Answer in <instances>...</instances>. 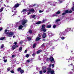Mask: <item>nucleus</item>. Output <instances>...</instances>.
<instances>
[{
	"instance_id": "f03ea898",
	"label": "nucleus",
	"mask_w": 74,
	"mask_h": 74,
	"mask_svg": "<svg viewBox=\"0 0 74 74\" xmlns=\"http://www.w3.org/2000/svg\"><path fill=\"white\" fill-rule=\"evenodd\" d=\"M47 74H49V73H51V74H55V73H54V71H51V69L50 68H47Z\"/></svg>"
},
{
	"instance_id": "f704fd0d",
	"label": "nucleus",
	"mask_w": 74,
	"mask_h": 74,
	"mask_svg": "<svg viewBox=\"0 0 74 74\" xmlns=\"http://www.w3.org/2000/svg\"><path fill=\"white\" fill-rule=\"evenodd\" d=\"M35 55H36V53H33L32 55V56H33L34 57V56H35Z\"/></svg>"
},
{
	"instance_id": "bf43d9fd",
	"label": "nucleus",
	"mask_w": 74,
	"mask_h": 74,
	"mask_svg": "<svg viewBox=\"0 0 74 74\" xmlns=\"http://www.w3.org/2000/svg\"><path fill=\"white\" fill-rule=\"evenodd\" d=\"M52 65L51 64H50L49 65V67H51V66Z\"/></svg>"
},
{
	"instance_id": "2eb2a0df",
	"label": "nucleus",
	"mask_w": 74,
	"mask_h": 74,
	"mask_svg": "<svg viewBox=\"0 0 74 74\" xmlns=\"http://www.w3.org/2000/svg\"><path fill=\"white\" fill-rule=\"evenodd\" d=\"M3 61H4V62L5 63H6V62H7V59H5V57H3Z\"/></svg>"
},
{
	"instance_id": "0eeeda50",
	"label": "nucleus",
	"mask_w": 74,
	"mask_h": 74,
	"mask_svg": "<svg viewBox=\"0 0 74 74\" xmlns=\"http://www.w3.org/2000/svg\"><path fill=\"white\" fill-rule=\"evenodd\" d=\"M50 60L51 61V62H53V63H55V61L54 60V59L52 57H51L50 58Z\"/></svg>"
},
{
	"instance_id": "e433bc0d",
	"label": "nucleus",
	"mask_w": 74,
	"mask_h": 74,
	"mask_svg": "<svg viewBox=\"0 0 74 74\" xmlns=\"http://www.w3.org/2000/svg\"><path fill=\"white\" fill-rule=\"evenodd\" d=\"M21 70V68H18V71H20V70Z\"/></svg>"
},
{
	"instance_id": "c03bdc74",
	"label": "nucleus",
	"mask_w": 74,
	"mask_h": 74,
	"mask_svg": "<svg viewBox=\"0 0 74 74\" xmlns=\"http://www.w3.org/2000/svg\"><path fill=\"white\" fill-rule=\"evenodd\" d=\"M15 56H16L15 55H13L12 56V58H14Z\"/></svg>"
},
{
	"instance_id": "f257e3e1",
	"label": "nucleus",
	"mask_w": 74,
	"mask_h": 74,
	"mask_svg": "<svg viewBox=\"0 0 74 74\" xmlns=\"http://www.w3.org/2000/svg\"><path fill=\"white\" fill-rule=\"evenodd\" d=\"M8 30L7 29H5V34H6L9 37H11L14 34V32H7Z\"/></svg>"
},
{
	"instance_id": "9d476101",
	"label": "nucleus",
	"mask_w": 74,
	"mask_h": 74,
	"mask_svg": "<svg viewBox=\"0 0 74 74\" xmlns=\"http://www.w3.org/2000/svg\"><path fill=\"white\" fill-rule=\"evenodd\" d=\"M41 32H43L44 33L47 31V29L45 28H41Z\"/></svg>"
},
{
	"instance_id": "a19ab883",
	"label": "nucleus",
	"mask_w": 74,
	"mask_h": 74,
	"mask_svg": "<svg viewBox=\"0 0 74 74\" xmlns=\"http://www.w3.org/2000/svg\"><path fill=\"white\" fill-rule=\"evenodd\" d=\"M29 33H32V31L31 30H29Z\"/></svg>"
},
{
	"instance_id": "ea45409f",
	"label": "nucleus",
	"mask_w": 74,
	"mask_h": 74,
	"mask_svg": "<svg viewBox=\"0 0 74 74\" xmlns=\"http://www.w3.org/2000/svg\"><path fill=\"white\" fill-rule=\"evenodd\" d=\"M16 10V8H12V12H14V10Z\"/></svg>"
},
{
	"instance_id": "bb28decb",
	"label": "nucleus",
	"mask_w": 74,
	"mask_h": 74,
	"mask_svg": "<svg viewBox=\"0 0 74 74\" xmlns=\"http://www.w3.org/2000/svg\"><path fill=\"white\" fill-rule=\"evenodd\" d=\"M57 16V14H54L51 16V17H53V16Z\"/></svg>"
},
{
	"instance_id": "cd10ccee",
	"label": "nucleus",
	"mask_w": 74,
	"mask_h": 74,
	"mask_svg": "<svg viewBox=\"0 0 74 74\" xmlns=\"http://www.w3.org/2000/svg\"><path fill=\"white\" fill-rule=\"evenodd\" d=\"M40 23H41V21H39L36 23V24H37V25H39L40 24Z\"/></svg>"
},
{
	"instance_id": "3c124183",
	"label": "nucleus",
	"mask_w": 74,
	"mask_h": 74,
	"mask_svg": "<svg viewBox=\"0 0 74 74\" xmlns=\"http://www.w3.org/2000/svg\"><path fill=\"white\" fill-rule=\"evenodd\" d=\"M6 3H10V2H9V1H6Z\"/></svg>"
},
{
	"instance_id": "6ab92c4d",
	"label": "nucleus",
	"mask_w": 74,
	"mask_h": 74,
	"mask_svg": "<svg viewBox=\"0 0 74 74\" xmlns=\"http://www.w3.org/2000/svg\"><path fill=\"white\" fill-rule=\"evenodd\" d=\"M60 21V19H57L55 20V22L56 23H58V22H59Z\"/></svg>"
},
{
	"instance_id": "0e129e2a",
	"label": "nucleus",
	"mask_w": 74,
	"mask_h": 74,
	"mask_svg": "<svg viewBox=\"0 0 74 74\" xmlns=\"http://www.w3.org/2000/svg\"><path fill=\"white\" fill-rule=\"evenodd\" d=\"M44 45H45V43H44V44H42V47H43V46H44Z\"/></svg>"
},
{
	"instance_id": "4d7b16f0",
	"label": "nucleus",
	"mask_w": 74,
	"mask_h": 74,
	"mask_svg": "<svg viewBox=\"0 0 74 74\" xmlns=\"http://www.w3.org/2000/svg\"><path fill=\"white\" fill-rule=\"evenodd\" d=\"M7 70H8V71H10V68H8Z\"/></svg>"
},
{
	"instance_id": "1a4fd4ad",
	"label": "nucleus",
	"mask_w": 74,
	"mask_h": 74,
	"mask_svg": "<svg viewBox=\"0 0 74 74\" xmlns=\"http://www.w3.org/2000/svg\"><path fill=\"white\" fill-rule=\"evenodd\" d=\"M56 3H55V2H50V5H53V6H55V4H56Z\"/></svg>"
},
{
	"instance_id": "774afa93",
	"label": "nucleus",
	"mask_w": 74,
	"mask_h": 74,
	"mask_svg": "<svg viewBox=\"0 0 74 74\" xmlns=\"http://www.w3.org/2000/svg\"><path fill=\"white\" fill-rule=\"evenodd\" d=\"M13 38H15V35H14L13 37Z\"/></svg>"
},
{
	"instance_id": "e2e57ef3",
	"label": "nucleus",
	"mask_w": 74,
	"mask_h": 74,
	"mask_svg": "<svg viewBox=\"0 0 74 74\" xmlns=\"http://www.w3.org/2000/svg\"><path fill=\"white\" fill-rule=\"evenodd\" d=\"M66 14V13H62V15H64V14Z\"/></svg>"
},
{
	"instance_id": "13d9d810",
	"label": "nucleus",
	"mask_w": 74,
	"mask_h": 74,
	"mask_svg": "<svg viewBox=\"0 0 74 74\" xmlns=\"http://www.w3.org/2000/svg\"><path fill=\"white\" fill-rule=\"evenodd\" d=\"M38 37H40L41 36V35L39 34L38 35Z\"/></svg>"
},
{
	"instance_id": "423d86ee",
	"label": "nucleus",
	"mask_w": 74,
	"mask_h": 74,
	"mask_svg": "<svg viewBox=\"0 0 74 74\" xmlns=\"http://www.w3.org/2000/svg\"><path fill=\"white\" fill-rule=\"evenodd\" d=\"M27 9H24L21 12V13H23V14H25L26 12H27Z\"/></svg>"
},
{
	"instance_id": "37998d69",
	"label": "nucleus",
	"mask_w": 74,
	"mask_h": 74,
	"mask_svg": "<svg viewBox=\"0 0 74 74\" xmlns=\"http://www.w3.org/2000/svg\"><path fill=\"white\" fill-rule=\"evenodd\" d=\"M42 70H41V71H40V74H42Z\"/></svg>"
},
{
	"instance_id": "4468645a",
	"label": "nucleus",
	"mask_w": 74,
	"mask_h": 74,
	"mask_svg": "<svg viewBox=\"0 0 74 74\" xmlns=\"http://www.w3.org/2000/svg\"><path fill=\"white\" fill-rule=\"evenodd\" d=\"M19 4H15L14 6V7H15V8H17V7H19Z\"/></svg>"
},
{
	"instance_id": "ddd939ff",
	"label": "nucleus",
	"mask_w": 74,
	"mask_h": 74,
	"mask_svg": "<svg viewBox=\"0 0 74 74\" xmlns=\"http://www.w3.org/2000/svg\"><path fill=\"white\" fill-rule=\"evenodd\" d=\"M70 30H71V28H68L65 29V31L66 32H69Z\"/></svg>"
},
{
	"instance_id": "5fc2aeb1",
	"label": "nucleus",
	"mask_w": 74,
	"mask_h": 74,
	"mask_svg": "<svg viewBox=\"0 0 74 74\" xmlns=\"http://www.w3.org/2000/svg\"><path fill=\"white\" fill-rule=\"evenodd\" d=\"M14 44H15V45H16V44H17V42H14Z\"/></svg>"
},
{
	"instance_id": "39448f33",
	"label": "nucleus",
	"mask_w": 74,
	"mask_h": 74,
	"mask_svg": "<svg viewBox=\"0 0 74 74\" xmlns=\"http://www.w3.org/2000/svg\"><path fill=\"white\" fill-rule=\"evenodd\" d=\"M27 21L26 20H22V25H25L26 24V23H27Z\"/></svg>"
},
{
	"instance_id": "c756f323",
	"label": "nucleus",
	"mask_w": 74,
	"mask_h": 74,
	"mask_svg": "<svg viewBox=\"0 0 74 74\" xmlns=\"http://www.w3.org/2000/svg\"><path fill=\"white\" fill-rule=\"evenodd\" d=\"M59 1L60 3H62L63 1H64V0H58Z\"/></svg>"
},
{
	"instance_id": "a878e982",
	"label": "nucleus",
	"mask_w": 74,
	"mask_h": 74,
	"mask_svg": "<svg viewBox=\"0 0 74 74\" xmlns=\"http://www.w3.org/2000/svg\"><path fill=\"white\" fill-rule=\"evenodd\" d=\"M22 47H20L19 49V51H22Z\"/></svg>"
},
{
	"instance_id": "603ef678",
	"label": "nucleus",
	"mask_w": 74,
	"mask_h": 74,
	"mask_svg": "<svg viewBox=\"0 0 74 74\" xmlns=\"http://www.w3.org/2000/svg\"><path fill=\"white\" fill-rule=\"evenodd\" d=\"M30 60H27V63H29L30 62Z\"/></svg>"
},
{
	"instance_id": "6e6552de",
	"label": "nucleus",
	"mask_w": 74,
	"mask_h": 74,
	"mask_svg": "<svg viewBox=\"0 0 74 74\" xmlns=\"http://www.w3.org/2000/svg\"><path fill=\"white\" fill-rule=\"evenodd\" d=\"M18 47V45H14L12 47V49L13 50H14L16 48H17V47Z\"/></svg>"
},
{
	"instance_id": "58836bf2",
	"label": "nucleus",
	"mask_w": 74,
	"mask_h": 74,
	"mask_svg": "<svg viewBox=\"0 0 74 74\" xmlns=\"http://www.w3.org/2000/svg\"><path fill=\"white\" fill-rule=\"evenodd\" d=\"M53 28H54V29H55L56 27V25H53Z\"/></svg>"
},
{
	"instance_id": "9b49d317",
	"label": "nucleus",
	"mask_w": 74,
	"mask_h": 74,
	"mask_svg": "<svg viewBox=\"0 0 74 74\" xmlns=\"http://www.w3.org/2000/svg\"><path fill=\"white\" fill-rule=\"evenodd\" d=\"M47 36V34L45 33H44L42 35V37L43 38H45V37H46V36Z\"/></svg>"
},
{
	"instance_id": "412c9836",
	"label": "nucleus",
	"mask_w": 74,
	"mask_h": 74,
	"mask_svg": "<svg viewBox=\"0 0 74 74\" xmlns=\"http://www.w3.org/2000/svg\"><path fill=\"white\" fill-rule=\"evenodd\" d=\"M23 27V26L22 25H20L19 26V29H22V28Z\"/></svg>"
},
{
	"instance_id": "a211bd4d",
	"label": "nucleus",
	"mask_w": 74,
	"mask_h": 74,
	"mask_svg": "<svg viewBox=\"0 0 74 74\" xmlns=\"http://www.w3.org/2000/svg\"><path fill=\"white\" fill-rule=\"evenodd\" d=\"M47 28H51V25H49L47 26Z\"/></svg>"
},
{
	"instance_id": "864d4df0",
	"label": "nucleus",
	"mask_w": 74,
	"mask_h": 74,
	"mask_svg": "<svg viewBox=\"0 0 74 74\" xmlns=\"http://www.w3.org/2000/svg\"><path fill=\"white\" fill-rule=\"evenodd\" d=\"M20 44H22V43H23V41H21L20 42Z\"/></svg>"
},
{
	"instance_id": "473e14b6",
	"label": "nucleus",
	"mask_w": 74,
	"mask_h": 74,
	"mask_svg": "<svg viewBox=\"0 0 74 74\" xmlns=\"http://www.w3.org/2000/svg\"><path fill=\"white\" fill-rule=\"evenodd\" d=\"M73 7L72 8V11H74V4H73Z\"/></svg>"
},
{
	"instance_id": "2f4dec72",
	"label": "nucleus",
	"mask_w": 74,
	"mask_h": 74,
	"mask_svg": "<svg viewBox=\"0 0 74 74\" xmlns=\"http://www.w3.org/2000/svg\"><path fill=\"white\" fill-rule=\"evenodd\" d=\"M41 51V50H39L37 52V53L38 54L39 53H40V52Z\"/></svg>"
},
{
	"instance_id": "79ce46f5",
	"label": "nucleus",
	"mask_w": 74,
	"mask_h": 74,
	"mask_svg": "<svg viewBox=\"0 0 74 74\" xmlns=\"http://www.w3.org/2000/svg\"><path fill=\"white\" fill-rule=\"evenodd\" d=\"M50 10H51V9L50 8H49L47 11H46V12H49V11H50Z\"/></svg>"
},
{
	"instance_id": "f8f14e48",
	"label": "nucleus",
	"mask_w": 74,
	"mask_h": 74,
	"mask_svg": "<svg viewBox=\"0 0 74 74\" xmlns=\"http://www.w3.org/2000/svg\"><path fill=\"white\" fill-rule=\"evenodd\" d=\"M34 11V10L33 9H30L28 10V11L31 12H33Z\"/></svg>"
},
{
	"instance_id": "7ed1b4c3",
	"label": "nucleus",
	"mask_w": 74,
	"mask_h": 74,
	"mask_svg": "<svg viewBox=\"0 0 74 74\" xmlns=\"http://www.w3.org/2000/svg\"><path fill=\"white\" fill-rule=\"evenodd\" d=\"M59 34L60 37H61L62 36H66V34L64 32H59Z\"/></svg>"
},
{
	"instance_id": "49530a36",
	"label": "nucleus",
	"mask_w": 74,
	"mask_h": 74,
	"mask_svg": "<svg viewBox=\"0 0 74 74\" xmlns=\"http://www.w3.org/2000/svg\"><path fill=\"white\" fill-rule=\"evenodd\" d=\"M36 46V44H34L33 45V48H35V46Z\"/></svg>"
},
{
	"instance_id": "dca6fc26",
	"label": "nucleus",
	"mask_w": 74,
	"mask_h": 74,
	"mask_svg": "<svg viewBox=\"0 0 74 74\" xmlns=\"http://www.w3.org/2000/svg\"><path fill=\"white\" fill-rule=\"evenodd\" d=\"M4 7H2L0 9V12H2L3 11V9H4Z\"/></svg>"
},
{
	"instance_id": "338daca9",
	"label": "nucleus",
	"mask_w": 74,
	"mask_h": 74,
	"mask_svg": "<svg viewBox=\"0 0 74 74\" xmlns=\"http://www.w3.org/2000/svg\"><path fill=\"white\" fill-rule=\"evenodd\" d=\"M45 21V20H43L42 22V23H44V22Z\"/></svg>"
},
{
	"instance_id": "a18cd8bd",
	"label": "nucleus",
	"mask_w": 74,
	"mask_h": 74,
	"mask_svg": "<svg viewBox=\"0 0 74 74\" xmlns=\"http://www.w3.org/2000/svg\"><path fill=\"white\" fill-rule=\"evenodd\" d=\"M65 13H69V10H66L65 11Z\"/></svg>"
},
{
	"instance_id": "c9c22d12",
	"label": "nucleus",
	"mask_w": 74,
	"mask_h": 74,
	"mask_svg": "<svg viewBox=\"0 0 74 74\" xmlns=\"http://www.w3.org/2000/svg\"><path fill=\"white\" fill-rule=\"evenodd\" d=\"M29 55L28 54L26 55V58H29Z\"/></svg>"
},
{
	"instance_id": "aec40b11",
	"label": "nucleus",
	"mask_w": 74,
	"mask_h": 74,
	"mask_svg": "<svg viewBox=\"0 0 74 74\" xmlns=\"http://www.w3.org/2000/svg\"><path fill=\"white\" fill-rule=\"evenodd\" d=\"M44 11V9L39 10V13H41V12H43Z\"/></svg>"
},
{
	"instance_id": "052dcab7",
	"label": "nucleus",
	"mask_w": 74,
	"mask_h": 74,
	"mask_svg": "<svg viewBox=\"0 0 74 74\" xmlns=\"http://www.w3.org/2000/svg\"><path fill=\"white\" fill-rule=\"evenodd\" d=\"M27 52V50H25V53H26Z\"/></svg>"
},
{
	"instance_id": "4be33fe9",
	"label": "nucleus",
	"mask_w": 74,
	"mask_h": 74,
	"mask_svg": "<svg viewBox=\"0 0 74 74\" xmlns=\"http://www.w3.org/2000/svg\"><path fill=\"white\" fill-rule=\"evenodd\" d=\"M16 13H17V11H15L14 13L13 14V15L12 16V17L13 16H14V15H16Z\"/></svg>"
},
{
	"instance_id": "c85d7f7f",
	"label": "nucleus",
	"mask_w": 74,
	"mask_h": 74,
	"mask_svg": "<svg viewBox=\"0 0 74 74\" xmlns=\"http://www.w3.org/2000/svg\"><path fill=\"white\" fill-rule=\"evenodd\" d=\"M20 72L21 73H24V71L22 69H21L20 70Z\"/></svg>"
},
{
	"instance_id": "de8ad7c7",
	"label": "nucleus",
	"mask_w": 74,
	"mask_h": 74,
	"mask_svg": "<svg viewBox=\"0 0 74 74\" xmlns=\"http://www.w3.org/2000/svg\"><path fill=\"white\" fill-rule=\"evenodd\" d=\"M32 17L33 18H34L36 17V15H33Z\"/></svg>"
},
{
	"instance_id": "20e7f679",
	"label": "nucleus",
	"mask_w": 74,
	"mask_h": 74,
	"mask_svg": "<svg viewBox=\"0 0 74 74\" xmlns=\"http://www.w3.org/2000/svg\"><path fill=\"white\" fill-rule=\"evenodd\" d=\"M46 69L47 67L43 66L42 69V71L44 73H46V72H47V70H46Z\"/></svg>"
},
{
	"instance_id": "7c9ffc66",
	"label": "nucleus",
	"mask_w": 74,
	"mask_h": 74,
	"mask_svg": "<svg viewBox=\"0 0 74 74\" xmlns=\"http://www.w3.org/2000/svg\"><path fill=\"white\" fill-rule=\"evenodd\" d=\"M4 45L3 44H2V45H1V49H2V48H4Z\"/></svg>"
},
{
	"instance_id": "6e6d98bb",
	"label": "nucleus",
	"mask_w": 74,
	"mask_h": 74,
	"mask_svg": "<svg viewBox=\"0 0 74 74\" xmlns=\"http://www.w3.org/2000/svg\"><path fill=\"white\" fill-rule=\"evenodd\" d=\"M30 14H31V13H30V12H29L28 13V14H27V15H30Z\"/></svg>"
},
{
	"instance_id": "f3484780",
	"label": "nucleus",
	"mask_w": 74,
	"mask_h": 74,
	"mask_svg": "<svg viewBox=\"0 0 74 74\" xmlns=\"http://www.w3.org/2000/svg\"><path fill=\"white\" fill-rule=\"evenodd\" d=\"M65 38L66 37H64V36H61V40H64Z\"/></svg>"
},
{
	"instance_id": "393cba45",
	"label": "nucleus",
	"mask_w": 74,
	"mask_h": 74,
	"mask_svg": "<svg viewBox=\"0 0 74 74\" xmlns=\"http://www.w3.org/2000/svg\"><path fill=\"white\" fill-rule=\"evenodd\" d=\"M5 38V37H2L0 39V40H4V39Z\"/></svg>"
},
{
	"instance_id": "69168bd1",
	"label": "nucleus",
	"mask_w": 74,
	"mask_h": 74,
	"mask_svg": "<svg viewBox=\"0 0 74 74\" xmlns=\"http://www.w3.org/2000/svg\"><path fill=\"white\" fill-rule=\"evenodd\" d=\"M2 29H3L2 28H0V31H1V30H2Z\"/></svg>"
},
{
	"instance_id": "5701e85b",
	"label": "nucleus",
	"mask_w": 74,
	"mask_h": 74,
	"mask_svg": "<svg viewBox=\"0 0 74 74\" xmlns=\"http://www.w3.org/2000/svg\"><path fill=\"white\" fill-rule=\"evenodd\" d=\"M41 39V38L39 37H37L36 39V41H38L39 40Z\"/></svg>"
},
{
	"instance_id": "b1692460",
	"label": "nucleus",
	"mask_w": 74,
	"mask_h": 74,
	"mask_svg": "<svg viewBox=\"0 0 74 74\" xmlns=\"http://www.w3.org/2000/svg\"><path fill=\"white\" fill-rule=\"evenodd\" d=\"M45 25H42V27L41 29H45Z\"/></svg>"
},
{
	"instance_id": "4c0bfd02",
	"label": "nucleus",
	"mask_w": 74,
	"mask_h": 74,
	"mask_svg": "<svg viewBox=\"0 0 74 74\" xmlns=\"http://www.w3.org/2000/svg\"><path fill=\"white\" fill-rule=\"evenodd\" d=\"M27 39L28 40H31V38L29 37H28L27 38Z\"/></svg>"
},
{
	"instance_id": "72a5a7b5",
	"label": "nucleus",
	"mask_w": 74,
	"mask_h": 74,
	"mask_svg": "<svg viewBox=\"0 0 74 74\" xmlns=\"http://www.w3.org/2000/svg\"><path fill=\"white\" fill-rule=\"evenodd\" d=\"M60 14V12L58 11L56 12V14L57 15V14Z\"/></svg>"
},
{
	"instance_id": "680f3d73",
	"label": "nucleus",
	"mask_w": 74,
	"mask_h": 74,
	"mask_svg": "<svg viewBox=\"0 0 74 74\" xmlns=\"http://www.w3.org/2000/svg\"><path fill=\"white\" fill-rule=\"evenodd\" d=\"M52 67H55V65H54V64H52Z\"/></svg>"
},
{
	"instance_id": "8fccbe9b",
	"label": "nucleus",
	"mask_w": 74,
	"mask_h": 74,
	"mask_svg": "<svg viewBox=\"0 0 74 74\" xmlns=\"http://www.w3.org/2000/svg\"><path fill=\"white\" fill-rule=\"evenodd\" d=\"M10 72H11L12 73H14V71H13V70L11 71Z\"/></svg>"
},
{
	"instance_id": "09e8293b",
	"label": "nucleus",
	"mask_w": 74,
	"mask_h": 74,
	"mask_svg": "<svg viewBox=\"0 0 74 74\" xmlns=\"http://www.w3.org/2000/svg\"><path fill=\"white\" fill-rule=\"evenodd\" d=\"M71 12H72V11L70 10L69 11V13H71Z\"/></svg>"
}]
</instances>
